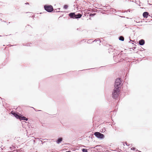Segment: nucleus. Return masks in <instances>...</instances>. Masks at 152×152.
Here are the masks:
<instances>
[{"label":"nucleus","mask_w":152,"mask_h":152,"mask_svg":"<svg viewBox=\"0 0 152 152\" xmlns=\"http://www.w3.org/2000/svg\"><path fill=\"white\" fill-rule=\"evenodd\" d=\"M120 89L118 88H114L112 93L113 97L115 99L118 96Z\"/></svg>","instance_id":"1"},{"label":"nucleus","mask_w":152,"mask_h":152,"mask_svg":"<svg viewBox=\"0 0 152 152\" xmlns=\"http://www.w3.org/2000/svg\"><path fill=\"white\" fill-rule=\"evenodd\" d=\"M69 16L71 18H80L82 17V15L80 14L75 15V13L72 12L69 14Z\"/></svg>","instance_id":"2"},{"label":"nucleus","mask_w":152,"mask_h":152,"mask_svg":"<svg viewBox=\"0 0 152 152\" xmlns=\"http://www.w3.org/2000/svg\"><path fill=\"white\" fill-rule=\"evenodd\" d=\"M44 7L45 9L49 12H51L53 10V7L51 5H46L44 6Z\"/></svg>","instance_id":"3"},{"label":"nucleus","mask_w":152,"mask_h":152,"mask_svg":"<svg viewBox=\"0 0 152 152\" xmlns=\"http://www.w3.org/2000/svg\"><path fill=\"white\" fill-rule=\"evenodd\" d=\"M121 79L120 78H117L116 79L115 84V88H119L120 87V84L121 83Z\"/></svg>","instance_id":"4"},{"label":"nucleus","mask_w":152,"mask_h":152,"mask_svg":"<svg viewBox=\"0 0 152 152\" xmlns=\"http://www.w3.org/2000/svg\"><path fill=\"white\" fill-rule=\"evenodd\" d=\"M94 134L96 137L102 139L104 137V136L103 134L99 132H96L94 133Z\"/></svg>","instance_id":"5"},{"label":"nucleus","mask_w":152,"mask_h":152,"mask_svg":"<svg viewBox=\"0 0 152 152\" xmlns=\"http://www.w3.org/2000/svg\"><path fill=\"white\" fill-rule=\"evenodd\" d=\"M148 13L147 12H144L143 14V16L144 18H146L148 17Z\"/></svg>","instance_id":"6"},{"label":"nucleus","mask_w":152,"mask_h":152,"mask_svg":"<svg viewBox=\"0 0 152 152\" xmlns=\"http://www.w3.org/2000/svg\"><path fill=\"white\" fill-rule=\"evenodd\" d=\"M11 113L16 118H17L19 119V117H20V116L18 115L17 114H16L14 112H13V111H12L11 112Z\"/></svg>","instance_id":"7"},{"label":"nucleus","mask_w":152,"mask_h":152,"mask_svg":"<svg viewBox=\"0 0 152 152\" xmlns=\"http://www.w3.org/2000/svg\"><path fill=\"white\" fill-rule=\"evenodd\" d=\"M139 43L140 45H143L145 43V41L142 39H141L139 41Z\"/></svg>","instance_id":"8"},{"label":"nucleus","mask_w":152,"mask_h":152,"mask_svg":"<svg viewBox=\"0 0 152 152\" xmlns=\"http://www.w3.org/2000/svg\"><path fill=\"white\" fill-rule=\"evenodd\" d=\"M19 118H19V119L20 120H26V121L28 120V119L27 118H26V117H24V116L22 117V116H20V117Z\"/></svg>","instance_id":"9"},{"label":"nucleus","mask_w":152,"mask_h":152,"mask_svg":"<svg viewBox=\"0 0 152 152\" xmlns=\"http://www.w3.org/2000/svg\"><path fill=\"white\" fill-rule=\"evenodd\" d=\"M62 138H60L58 139V140L57 141V142L58 143H60L62 141Z\"/></svg>","instance_id":"10"},{"label":"nucleus","mask_w":152,"mask_h":152,"mask_svg":"<svg viewBox=\"0 0 152 152\" xmlns=\"http://www.w3.org/2000/svg\"><path fill=\"white\" fill-rule=\"evenodd\" d=\"M119 39L120 40L123 41L124 40V38L123 37L121 36L119 37Z\"/></svg>","instance_id":"11"},{"label":"nucleus","mask_w":152,"mask_h":152,"mask_svg":"<svg viewBox=\"0 0 152 152\" xmlns=\"http://www.w3.org/2000/svg\"><path fill=\"white\" fill-rule=\"evenodd\" d=\"M82 151L83 152H88V150L87 149H85L84 148H83L82 149Z\"/></svg>","instance_id":"12"},{"label":"nucleus","mask_w":152,"mask_h":152,"mask_svg":"<svg viewBox=\"0 0 152 152\" xmlns=\"http://www.w3.org/2000/svg\"><path fill=\"white\" fill-rule=\"evenodd\" d=\"M131 150H133L134 151H136V148L134 147H132L131 148Z\"/></svg>","instance_id":"13"},{"label":"nucleus","mask_w":152,"mask_h":152,"mask_svg":"<svg viewBox=\"0 0 152 152\" xmlns=\"http://www.w3.org/2000/svg\"><path fill=\"white\" fill-rule=\"evenodd\" d=\"M68 7V5H65L64 6V9H66Z\"/></svg>","instance_id":"14"},{"label":"nucleus","mask_w":152,"mask_h":152,"mask_svg":"<svg viewBox=\"0 0 152 152\" xmlns=\"http://www.w3.org/2000/svg\"><path fill=\"white\" fill-rule=\"evenodd\" d=\"M95 14H90V15H89L90 16H94V15H95Z\"/></svg>","instance_id":"15"},{"label":"nucleus","mask_w":152,"mask_h":152,"mask_svg":"<svg viewBox=\"0 0 152 152\" xmlns=\"http://www.w3.org/2000/svg\"><path fill=\"white\" fill-rule=\"evenodd\" d=\"M97 42H98V43H100V42L99 41H98Z\"/></svg>","instance_id":"16"},{"label":"nucleus","mask_w":152,"mask_h":152,"mask_svg":"<svg viewBox=\"0 0 152 152\" xmlns=\"http://www.w3.org/2000/svg\"><path fill=\"white\" fill-rule=\"evenodd\" d=\"M66 152H71V151H66Z\"/></svg>","instance_id":"17"}]
</instances>
